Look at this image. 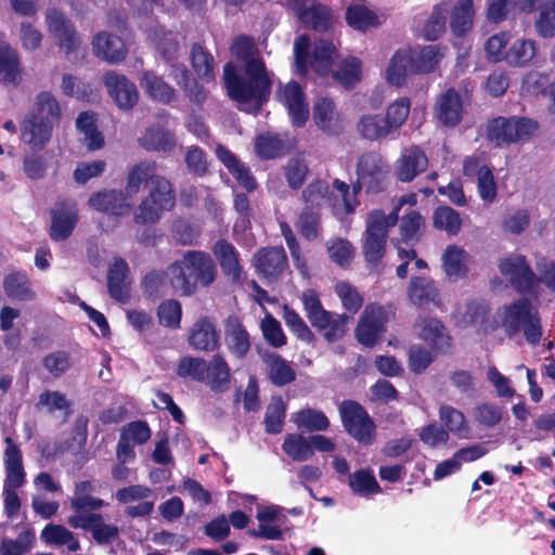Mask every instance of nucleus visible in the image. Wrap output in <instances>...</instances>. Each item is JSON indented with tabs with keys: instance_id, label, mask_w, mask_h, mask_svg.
<instances>
[{
	"instance_id": "62",
	"label": "nucleus",
	"mask_w": 555,
	"mask_h": 555,
	"mask_svg": "<svg viewBox=\"0 0 555 555\" xmlns=\"http://www.w3.org/2000/svg\"><path fill=\"white\" fill-rule=\"evenodd\" d=\"M410 107L411 102L408 98H400L387 107L384 118L392 133L398 131L405 122L410 114Z\"/></svg>"
},
{
	"instance_id": "6",
	"label": "nucleus",
	"mask_w": 555,
	"mask_h": 555,
	"mask_svg": "<svg viewBox=\"0 0 555 555\" xmlns=\"http://www.w3.org/2000/svg\"><path fill=\"white\" fill-rule=\"evenodd\" d=\"M176 196L167 179H156L155 186H150L149 194L138 205L133 219L135 223L157 222L166 210L175 206Z\"/></svg>"
},
{
	"instance_id": "38",
	"label": "nucleus",
	"mask_w": 555,
	"mask_h": 555,
	"mask_svg": "<svg viewBox=\"0 0 555 555\" xmlns=\"http://www.w3.org/2000/svg\"><path fill=\"white\" fill-rule=\"evenodd\" d=\"M128 264L122 259L114 261L107 275L108 292L118 301H126L129 297L127 273Z\"/></svg>"
},
{
	"instance_id": "2",
	"label": "nucleus",
	"mask_w": 555,
	"mask_h": 555,
	"mask_svg": "<svg viewBox=\"0 0 555 555\" xmlns=\"http://www.w3.org/2000/svg\"><path fill=\"white\" fill-rule=\"evenodd\" d=\"M217 275L215 260L203 250H185L180 259L167 268L169 286L180 296L193 295L198 285L209 287Z\"/></svg>"
},
{
	"instance_id": "29",
	"label": "nucleus",
	"mask_w": 555,
	"mask_h": 555,
	"mask_svg": "<svg viewBox=\"0 0 555 555\" xmlns=\"http://www.w3.org/2000/svg\"><path fill=\"white\" fill-rule=\"evenodd\" d=\"M225 344L237 358H244L250 349L249 335L236 317H229L224 325Z\"/></svg>"
},
{
	"instance_id": "28",
	"label": "nucleus",
	"mask_w": 555,
	"mask_h": 555,
	"mask_svg": "<svg viewBox=\"0 0 555 555\" xmlns=\"http://www.w3.org/2000/svg\"><path fill=\"white\" fill-rule=\"evenodd\" d=\"M411 74H417L413 62V50H398L390 59L386 69V79L390 85L402 86Z\"/></svg>"
},
{
	"instance_id": "53",
	"label": "nucleus",
	"mask_w": 555,
	"mask_h": 555,
	"mask_svg": "<svg viewBox=\"0 0 555 555\" xmlns=\"http://www.w3.org/2000/svg\"><path fill=\"white\" fill-rule=\"evenodd\" d=\"M77 129L83 134L82 141L89 150L101 149L104 141L101 132L96 130L94 117L89 113L79 114L76 120Z\"/></svg>"
},
{
	"instance_id": "20",
	"label": "nucleus",
	"mask_w": 555,
	"mask_h": 555,
	"mask_svg": "<svg viewBox=\"0 0 555 555\" xmlns=\"http://www.w3.org/2000/svg\"><path fill=\"white\" fill-rule=\"evenodd\" d=\"M253 263L260 275L273 281L286 268L287 258L282 247H263L254 255Z\"/></svg>"
},
{
	"instance_id": "31",
	"label": "nucleus",
	"mask_w": 555,
	"mask_h": 555,
	"mask_svg": "<svg viewBox=\"0 0 555 555\" xmlns=\"http://www.w3.org/2000/svg\"><path fill=\"white\" fill-rule=\"evenodd\" d=\"M398 211L386 215L383 210L375 209L369 212L365 221V231L363 236L377 238L387 242L388 231L398 222Z\"/></svg>"
},
{
	"instance_id": "59",
	"label": "nucleus",
	"mask_w": 555,
	"mask_h": 555,
	"mask_svg": "<svg viewBox=\"0 0 555 555\" xmlns=\"http://www.w3.org/2000/svg\"><path fill=\"white\" fill-rule=\"evenodd\" d=\"M301 300L304 304L305 312L311 325H322L330 311H326L319 298V295L313 289H307L302 293Z\"/></svg>"
},
{
	"instance_id": "26",
	"label": "nucleus",
	"mask_w": 555,
	"mask_h": 555,
	"mask_svg": "<svg viewBox=\"0 0 555 555\" xmlns=\"http://www.w3.org/2000/svg\"><path fill=\"white\" fill-rule=\"evenodd\" d=\"M189 344L196 350L214 351L219 346L215 323L207 317L199 318L191 327Z\"/></svg>"
},
{
	"instance_id": "1",
	"label": "nucleus",
	"mask_w": 555,
	"mask_h": 555,
	"mask_svg": "<svg viewBox=\"0 0 555 555\" xmlns=\"http://www.w3.org/2000/svg\"><path fill=\"white\" fill-rule=\"evenodd\" d=\"M232 54L245 62V76L235 73L232 63L223 68V80L228 95L238 104L259 102L268 93L270 79L263 62L256 55L255 42L247 36L237 37L231 47Z\"/></svg>"
},
{
	"instance_id": "9",
	"label": "nucleus",
	"mask_w": 555,
	"mask_h": 555,
	"mask_svg": "<svg viewBox=\"0 0 555 555\" xmlns=\"http://www.w3.org/2000/svg\"><path fill=\"white\" fill-rule=\"evenodd\" d=\"M339 414L346 431L356 440L372 443L375 425L366 411L356 401L345 400L339 405Z\"/></svg>"
},
{
	"instance_id": "22",
	"label": "nucleus",
	"mask_w": 555,
	"mask_h": 555,
	"mask_svg": "<svg viewBox=\"0 0 555 555\" xmlns=\"http://www.w3.org/2000/svg\"><path fill=\"white\" fill-rule=\"evenodd\" d=\"M434 114L436 119L446 127L456 126L463 116V100L459 92L449 89L436 102Z\"/></svg>"
},
{
	"instance_id": "35",
	"label": "nucleus",
	"mask_w": 555,
	"mask_h": 555,
	"mask_svg": "<svg viewBox=\"0 0 555 555\" xmlns=\"http://www.w3.org/2000/svg\"><path fill=\"white\" fill-rule=\"evenodd\" d=\"M420 338L429 343L437 350H446L449 347L450 337L442 323L434 318H423L416 323Z\"/></svg>"
},
{
	"instance_id": "57",
	"label": "nucleus",
	"mask_w": 555,
	"mask_h": 555,
	"mask_svg": "<svg viewBox=\"0 0 555 555\" xmlns=\"http://www.w3.org/2000/svg\"><path fill=\"white\" fill-rule=\"evenodd\" d=\"M334 292L340 299L343 307L351 313H357L363 305L362 295L348 281H337L334 285Z\"/></svg>"
},
{
	"instance_id": "13",
	"label": "nucleus",
	"mask_w": 555,
	"mask_h": 555,
	"mask_svg": "<svg viewBox=\"0 0 555 555\" xmlns=\"http://www.w3.org/2000/svg\"><path fill=\"white\" fill-rule=\"evenodd\" d=\"M278 100L287 108L294 125L302 126L309 116L308 102L301 87L289 81L281 85L276 92Z\"/></svg>"
},
{
	"instance_id": "30",
	"label": "nucleus",
	"mask_w": 555,
	"mask_h": 555,
	"mask_svg": "<svg viewBox=\"0 0 555 555\" xmlns=\"http://www.w3.org/2000/svg\"><path fill=\"white\" fill-rule=\"evenodd\" d=\"M438 289L431 279L426 276H414L411 279L408 287V297L414 306L438 305Z\"/></svg>"
},
{
	"instance_id": "54",
	"label": "nucleus",
	"mask_w": 555,
	"mask_h": 555,
	"mask_svg": "<svg viewBox=\"0 0 555 555\" xmlns=\"http://www.w3.org/2000/svg\"><path fill=\"white\" fill-rule=\"evenodd\" d=\"M442 56V49L439 46H426L420 50H413V62L417 74L433 72Z\"/></svg>"
},
{
	"instance_id": "4",
	"label": "nucleus",
	"mask_w": 555,
	"mask_h": 555,
	"mask_svg": "<svg viewBox=\"0 0 555 555\" xmlns=\"http://www.w3.org/2000/svg\"><path fill=\"white\" fill-rule=\"evenodd\" d=\"M537 121L528 117H496L486 128L487 139L496 147H507L530 140L538 131Z\"/></svg>"
},
{
	"instance_id": "16",
	"label": "nucleus",
	"mask_w": 555,
	"mask_h": 555,
	"mask_svg": "<svg viewBox=\"0 0 555 555\" xmlns=\"http://www.w3.org/2000/svg\"><path fill=\"white\" fill-rule=\"evenodd\" d=\"M286 5L306 25L315 30H326L330 27L327 10L315 0H285Z\"/></svg>"
},
{
	"instance_id": "14",
	"label": "nucleus",
	"mask_w": 555,
	"mask_h": 555,
	"mask_svg": "<svg viewBox=\"0 0 555 555\" xmlns=\"http://www.w3.org/2000/svg\"><path fill=\"white\" fill-rule=\"evenodd\" d=\"M103 82L108 94L119 108L130 109L138 103L139 93L137 87L125 75L108 70L103 76Z\"/></svg>"
},
{
	"instance_id": "63",
	"label": "nucleus",
	"mask_w": 555,
	"mask_h": 555,
	"mask_svg": "<svg viewBox=\"0 0 555 555\" xmlns=\"http://www.w3.org/2000/svg\"><path fill=\"white\" fill-rule=\"evenodd\" d=\"M349 26L358 30H366L378 24L377 16L369 9L360 5L350 7L346 12Z\"/></svg>"
},
{
	"instance_id": "32",
	"label": "nucleus",
	"mask_w": 555,
	"mask_h": 555,
	"mask_svg": "<svg viewBox=\"0 0 555 555\" xmlns=\"http://www.w3.org/2000/svg\"><path fill=\"white\" fill-rule=\"evenodd\" d=\"M356 129L367 141H379L392 134L384 116L375 113L363 114L357 121Z\"/></svg>"
},
{
	"instance_id": "15",
	"label": "nucleus",
	"mask_w": 555,
	"mask_h": 555,
	"mask_svg": "<svg viewBox=\"0 0 555 555\" xmlns=\"http://www.w3.org/2000/svg\"><path fill=\"white\" fill-rule=\"evenodd\" d=\"M50 236L53 241H65L70 236L78 222V209L73 201H62L51 210Z\"/></svg>"
},
{
	"instance_id": "24",
	"label": "nucleus",
	"mask_w": 555,
	"mask_h": 555,
	"mask_svg": "<svg viewBox=\"0 0 555 555\" xmlns=\"http://www.w3.org/2000/svg\"><path fill=\"white\" fill-rule=\"evenodd\" d=\"M4 442L7 447L3 455L5 466L3 488L17 489L25 482L22 452L12 438L7 437Z\"/></svg>"
},
{
	"instance_id": "23",
	"label": "nucleus",
	"mask_w": 555,
	"mask_h": 555,
	"mask_svg": "<svg viewBox=\"0 0 555 555\" xmlns=\"http://www.w3.org/2000/svg\"><path fill=\"white\" fill-rule=\"evenodd\" d=\"M212 254L228 279L232 282H241L244 279L240 255L233 244L227 240H218L212 247Z\"/></svg>"
},
{
	"instance_id": "11",
	"label": "nucleus",
	"mask_w": 555,
	"mask_h": 555,
	"mask_svg": "<svg viewBox=\"0 0 555 555\" xmlns=\"http://www.w3.org/2000/svg\"><path fill=\"white\" fill-rule=\"evenodd\" d=\"M387 177V165L380 154L367 152L362 154L357 163V182L354 190L366 189L367 192H378Z\"/></svg>"
},
{
	"instance_id": "17",
	"label": "nucleus",
	"mask_w": 555,
	"mask_h": 555,
	"mask_svg": "<svg viewBox=\"0 0 555 555\" xmlns=\"http://www.w3.org/2000/svg\"><path fill=\"white\" fill-rule=\"evenodd\" d=\"M54 126L40 116L27 115L21 125L22 141L33 151H41L50 142Z\"/></svg>"
},
{
	"instance_id": "56",
	"label": "nucleus",
	"mask_w": 555,
	"mask_h": 555,
	"mask_svg": "<svg viewBox=\"0 0 555 555\" xmlns=\"http://www.w3.org/2000/svg\"><path fill=\"white\" fill-rule=\"evenodd\" d=\"M535 55V44L529 39H517L505 52L504 57L508 64L522 66Z\"/></svg>"
},
{
	"instance_id": "45",
	"label": "nucleus",
	"mask_w": 555,
	"mask_h": 555,
	"mask_svg": "<svg viewBox=\"0 0 555 555\" xmlns=\"http://www.w3.org/2000/svg\"><path fill=\"white\" fill-rule=\"evenodd\" d=\"M21 80L20 59L9 46H0V82L17 85Z\"/></svg>"
},
{
	"instance_id": "44",
	"label": "nucleus",
	"mask_w": 555,
	"mask_h": 555,
	"mask_svg": "<svg viewBox=\"0 0 555 555\" xmlns=\"http://www.w3.org/2000/svg\"><path fill=\"white\" fill-rule=\"evenodd\" d=\"M474 14L473 0H457L450 17L453 34L456 36L466 34L473 26Z\"/></svg>"
},
{
	"instance_id": "25",
	"label": "nucleus",
	"mask_w": 555,
	"mask_h": 555,
	"mask_svg": "<svg viewBox=\"0 0 555 555\" xmlns=\"http://www.w3.org/2000/svg\"><path fill=\"white\" fill-rule=\"evenodd\" d=\"M88 203L95 210L115 216H125L131 210L127 196L117 190L98 192L89 198Z\"/></svg>"
},
{
	"instance_id": "42",
	"label": "nucleus",
	"mask_w": 555,
	"mask_h": 555,
	"mask_svg": "<svg viewBox=\"0 0 555 555\" xmlns=\"http://www.w3.org/2000/svg\"><path fill=\"white\" fill-rule=\"evenodd\" d=\"M41 540L48 545H66L69 552L80 550V543L75 534L62 525L48 524L40 534Z\"/></svg>"
},
{
	"instance_id": "8",
	"label": "nucleus",
	"mask_w": 555,
	"mask_h": 555,
	"mask_svg": "<svg viewBox=\"0 0 555 555\" xmlns=\"http://www.w3.org/2000/svg\"><path fill=\"white\" fill-rule=\"evenodd\" d=\"M349 185L343 181L335 180L332 189L322 180H315L309 183L301 193L305 208L313 209L330 203L336 206L338 202H343L347 211H352V206L348 199Z\"/></svg>"
},
{
	"instance_id": "64",
	"label": "nucleus",
	"mask_w": 555,
	"mask_h": 555,
	"mask_svg": "<svg viewBox=\"0 0 555 555\" xmlns=\"http://www.w3.org/2000/svg\"><path fill=\"white\" fill-rule=\"evenodd\" d=\"M34 534L29 531L22 532L16 539L3 538L0 543L1 555H24L33 546Z\"/></svg>"
},
{
	"instance_id": "47",
	"label": "nucleus",
	"mask_w": 555,
	"mask_h": 555,
	"mask_svg": "<svg viewBox=\"0 0 555 555\" xmlns=\"http://www.w3.org/2000/svg\"><path fill=\"white\" fill-rule=\"evenodd\" d=\"M283 451L296 462H306L314 455L310 438L299 434H289L282 444Z\"/></svg>"
},
{
	"instance_id": "49",
	"label": "nucleus",
	"mask_w": 555,
	"mask_h": 555,
	"mask_svg": "<svg viewBox=\"0 0 555 555\" xmlns=\"http://www.w3.org/2000/svg\"><path fill=\"white\" fill-rule=\"evenodd\" d=\"M3 288L8 297L14 300H31L34 292L28 278L20 272L11 273L3 280Z\"/></svg>"
},
{
	"instance_id": "21",
	"label": "nucleus",
	"mask_w": 555,
	"mask_h": 555,
	"mask_svg": "<svg viewBox=\"0 0 555 555\" xmlns=\"http://www.w3.org/2000/svg\"><path fill=\"white\" fill-rule=\"evenodd\" d=\"M93 54L111 64L120 63L128 50L122 39L106 31L98 33L91 41Z\"/></svg>"
},
{
	"instance_id": "55",
	"label": "nucleus",
	"mask_w": 555,
	"mask_h": 555,
	"mask_svg": "<svg viewBox=\"0 0 555 555\" xmlns=\"http://www.w3.org/2000/svg\"><path fill=\"white\" fill-rule=\"evenodd\" d=\"M348 320L349 317L345 313L328 312L325 322L322 325H317L315 328L323 333L324 339L328 343L337 341L346 334Z\"/></svg>"
},
{
	"instance_id": "33",
	"label": "nucleus",
	"mask_w": 555,
	"mask_h": 555,
	"mask_svg": "<svg viewBox=\"0 0 555 555\" xmlns=\"http://www.w3.org/2000/svg\"><path fill=\"white\" fill-rule=\"evenodd\" d=\"M220 162L229 169L236 181L247 191L256 189L257 183L248 167L242 164L227 147L219 145L216 150Z\"/></svg>"
},
{
	"instance_id": "41",
	"label": "nucleus",
	"mask_w": 555,
	"mask_h": 555,
	"mask_svg": "<svg viewBox=\"0 0 555 555\" xmlns=\"http://www.w3.org/2000/svg\"><path fill=\"white\" fill-rule=\"evenodd\" d=\"M438 416L448 433L456 435L459 438H467L469 426L464 413L456 408L443 403L440 404Z\"/></svg>"
},
{
	"instance_id": "60",
	"label": "nucleus",
	"mask_w": 555,
	"mask_h": 555,
	"mask_svg": "<svg viewBox=\"0 0 555 555\" xmlns=\"http://www.w3.org/2000/svg\"><path fill=\"white\" fill-rule=\"evenodd\" d=\"M192 66L197 76L206 81L215 77V61L211 54L206 52L201 46L194 44L191 51Z\"/></svg>"
},
{
	"instance_id": "51",
	"label": "nucleus",
	"mask_w": 555,
	"mask_h": 555,
	"mask_svg": "<svg viewBox=\"0 0 555 555\" xmlns=\"http://www.w3.org/2000/svg\"><path fill=\"white\" fill-rule=\"evenodd\" d=\"M349 486L354 494L370 496L382 491L372 470L360 469L354 472L349 478Z\"/></svg>"
},
{
	"instance_id": "7",
	"label": "nucleus",
	"mask_w": 555,
	"mask_h": 555,
	"mask_svg": "<svg viewBox=\"0 0 555 555\" xmlns=\"http://www.w3.org/2000/svg\"><path fill=\"white\" fill-rule=\"evenodd\" d=\"M501 274L519 293L539 295V272L531 268L522 255H511L500 261Z\"/></svg>"
},
{
	"instance_id": "19",
	"label": "nucleus",
	"mask_w": 555,
	"mask_h": 555,
	"mask_svg": "<svg viewBox=\"0 0 555 555\" xmlns=\"http://www.w3.org/2000/svg\"><path fill=\"white\" fill-rule=\"evenodd\" d=\"M428 167V158L418 146L402 151L395 165V176L401 182H411Z\"/></svg>"
},
{
	"instance_id": "37",
	"label": "nucleus",
	"mask_w": 555,
	"mask_h": 555,
	"mask_svg": "<svg viewBox=\"0 0 555 555\" xmlns=\"http://www.w3.org/2000/svg\"><path fill=\"white\" fill-rule=\"evenodd\" d=\"M230 367L220 354H215L209 363L205 364L203 383L211 390H223L230 383Z\"/></svg>"
},
{
	"instance_id": "61",
	"label": "nucleus",
	"mask_w": 555,
	"mask_h": 555,
	"mask_svg": "<svg viewBox=\"0 0 555 555\" xmlns=\"http://www.w3.org/2000/svg\"><path fill=\"white\" fill-rule=\"evenodd\" d=\"M449 12V4L442 2L436 5L424 26V36L428 40L438 39L446 29L447 14Z\"/></svg>"
},
{
	"instance_id": "36",
	"label": "nucleus",
	"mask_w": 555,
	"mask_h": 555,
	"mask_svg": "<svg viewBox=\"0 0 555 555\" xmlns=\"http://www.w3.org/2000/svg\"><path fill=\"white\" fill-rule=\"evenodd\" d=\"M140 86L149 96L162 104H170L176 99L175 89L153 72H143Z\"/></svg>"
},
{
	"instance_id": "27",
	"label": "nucleus",
	"mask_w": 555,
	"mask_h": 555,
	"mask_svg": "<svg viewBox=\"0 0 555 555\" xmlns=\"http://www.w3.org/2000/svg\"><path fill=\"white\" fill-rule=\"evenodd\" d=\"M259 356L272 384L282 387L295 380L296 372L281 356L268 350H260Z\"/></svg>"
},
{
	"instance_id": "34",
	"label": "nucleus",
	"mask_w": 555,
	"mask_h": 555,
	"mask_svg": "<svg viewBox=\"0 0 555 555\" xmlns=\"http://www.w3.org/2000/svg\"><path fill=\"white\" fill-rule=\"evenodd\" d=\"M157 165L155 162L143 160L134 165L128 172L126 191L130 194H137L143 183L150 182L155 186L156 179H166L156 173Z\"/></svg>"
},
{
	"instance_id": "43",
	"label": "nucleus",
	"mask_w": 555,
	"mask_h": 555,
	"mask_svg": "<svg viewBox=\"0 0 555 555\" xmlns=\"http://www.w3.org/2000/svg\"><path fill=\"white\" fill-rule=\"evenodd\" d=\"M291 421L298 427L307 431H324L330 427V420L319 410L305 408L293 413Z\"/></svg>"
},
{
	"instance_id": "50",
	"label": "nucleus",
	"mask_w": 555,
	"mask_h": 555,
	"mask_svg": "<svg viewBox=\"0 0 555 555\" xmlns=\"http://www.w3.org/2000/svg\"><path fill=\"white\" fill-rule=\"evenodd\" d=\"M534 0H490L488 8V17L493 22H499L516 10L531 11Z\"/></svg>"
},
{
	"instance_id": "3",
	"label": "nucleus",
	"mask_w": 555,
	"mask_h": 555,
	"mask_svg": "<svg viewBox=\"0 0 555 555\" xmlns=\"http://www.w3.org/2000/svg\"><path fill=\"white\" fill-rule=\"evenodd\" d=\"M495 321L508 338L522 334L531 346L541 340L543 331L539 311L527 298H519L499 308Z\"/></svg>"
},
{
	"instance_id": "39",
	"label": "nucleus",
	"mask_w": 555,
	"mask_h": 555,
	"mask_svg": "<svg viewBox=\"0 0 555 555\" xmlns=\"http://www.w3.org/2000/svg\"><path fill=\"white\" fill-rule=\"evenodd\" d=\"M468 255L463 247L449 245L442 254V268L447 276L457 280L465 275Z\"/></svg>"
},
{
	"instance_id": "5",
	"label": "nucleus",
	"mask_w": 555,
	"mask_h": 555,
	"mask_svg": "<svg viewBox=\"0 0 555 555\" xmlns=\"http://www.w3.org/2000/svg\"><path fill=\"white\" fill-rule=\"evenodd\" d=\"M309 46L310 40L306 35L298 37L294 43L295 62L298 73L305 74L310 67L321 76L327 75L337 56L335 43L326 39L317 40L311 55L308 53Z\"/></svg>"
},
{
	"instance_id": "12",
	"label": "nucleus",
	"mask_w": 555,
	"mask_h": 555,
	"mask_svg": "<svg viewBox=\"0 0 555 555\" xmlns=\"http://www.w3.org/2000/svg\"><path fill=\"white\" fill-rule=\"evenodd\" d=\"M67 524L72 528L90 531L93 540L100 545H107L119 537V528L116 525L106 524L102 514L69 516Z\"/></svg>"
},
{
	"instance_id": "58",
	"label": "nucleus",
	"mask_w": 555,
	"mask_h": 555,
	"mask_svg": "<svg viewBox=\"0 0 555 555\" xmlns=\"http://www.w3.org/2000/svg\"><path fill=\"white\" fill-rule=\"evenodd\" d=\"M284 152V142L272 133H263L256 138L255 153L261 159H273Z\"/></svg>"
},
{
	"instance_id": "48",
	"label": "nucleus",
	"mask_w": 555,
	"mask_h": 555,
	"mask_svg": "<svg viewBox=\"0 0 555 555\" xmlns=\"http://www.w3.org/2000/svg\"><path fill=\"white\" fill-rule=\"evenodd\" d=\"M29 115L40 116L44 121H51L55 126L61 119L62 111L56 98L44 91L36 96L35 111Z\"/></svg>"
},
{
	"instance_id": "40",
	"label": "nucleus",
	"mask_w": 555,
	"mask_h": 555,
	"mask_svg": "<svg viewBox=\"0 0 555 555\" xmlns=\"http://www.w3.org/2000/svg\"><path fill=\"white\" fill-rule=\"evenodd\" d=\"M139 142L146 151L166 152L176 145V138L170 130L152 126L145 130Z\"/></svg>"
},
{
	"instance_id": "18",
	"label": "nucleus",
	"mask_w": 555,
	"mask_h": 555,
	"mask_svg": "<svg viewBox=\"0 0 555 555\" xmlns=\"http://www.w3.org/2000/svg\"><path fill=\"white\" fill-rule=\"evenodd\" d=\"M313 121L323 132L337 135L344 130V118L333 100L320 98L313 104Z\"/></svg>"
},
{
	"instance_id": "10",
	"label": "nucleus",
	"mask_w": 555,
	"mask_h": 555,
	"mask_svg": "<svg viewBox=\"0 0 555 555\" xmlns=\"http://www.w3.org/2000/svg\"><path fill=\"white\" fill-rule=\"evenodd\" d=\"M46 23L55 44L68 56L75 53L81 39L74 24L65 14L56 9H49L46 13Z\"/></svg>"
},
{
	"instance_id": "52",
	"label": "nucleus",
	"mask_w": 555,
	"mask_h": 555,
	"mask_svg": "<svg viewBox=\"0 0 555 555\" xmlns=\"http://www.w3.org/2000/svg\"><path fill=\"white\" fill-rule=\"evenodd\" d=\"M362 63L357 57H348L338 66V69L333 73V77L336 81L346 88L354 86L361 80Z\"/></svg>"
},
{
	"instance_id": "46",
	"label": "nucleus",
	"mask_w": 555,
	"mask_h": 555,
	"mask_svg": "<svg viewBox=\"0 0 555 555\" xmlns=\"http://www.w3.org/2000/svg\"><path fill=\"white\" fill-rule=\"evenodd\" d=\"M287 185L293 190H298L305 183L310 173L309 164L302 154L291 157L283 168Z\"/></svg>"
}]
</instances>
